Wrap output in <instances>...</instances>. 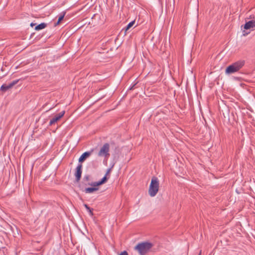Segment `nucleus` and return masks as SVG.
Here are the masks:
<instances>
[{
	"mask_svg": "<svg viewBox=\"0 0 255 255\" xmlns=\"http://www.w3.org/2000/svg\"><path fill=\"white\" fill-rule=\"evenodd\" d=\"M88 211H89V213H90V215H91V216H93V212H92V211L91 209L90 208V210H88Z\"/></svg>",
	"mask_w": 255,
	"mask_h": 255,
	"instance_id": "dca6fc26",
	"label": "nucleus"
},
{
	"mask_svg": "<svg viewBox=\"0 0 255 255\" xmlns=\"http://www.w3.org/2000/svg\"><path fill=\"white\" fill-rule=\"evenodd\" d=\"M244 28L246 30H254L255 29V20H252L247 22L244 26Z\"/></svg>",
	"mask_w": 255,
	"mask_h": 255,
	"instance_id": "0eeeda50",
	"label": "nucleus"
},
{
	"mask_svg": "<svg viewBox=\"0 0 255 255\" xmlns=\"http://www.w3.org/2000/svg\"><path fill=\"white\" fill-rule=\"evenodd\" d=\"M243 32H244L243 35H244V36H245V35H247V34H248V33H245V31H244Z\"/></svg>",
	"mask_w": 255,
	"mask_h": 255,
	"instance_id": "6ab92c4d",
	"label": "nucleus"
},
{
	"mask_svg": "<svg viewBox=\"0 0 255 255\" xmlns=\"http://www.w3.org/2000/svg\"><path fill=\"white\" fill-rule=\"evenodd\" d=\"M201 251L200 252V253H199V255H201Z\"/></svg>",
	"mask_w": 255,
	"mask_h": 255,
	"instance_id": "aec40b11",
	"label": "nucleus"
},
{
	"mask_svg": "<svg viewBox=\"0 0 255 255\" xmlns=\"http://www.w3.org/2000/svg\"><path fill=\"white\" fill-rule=\"evenodd\" d=\"M119 255H128V254L126 251H124L122 252Z\"/></svg>",
	"mask_w": 255,
	"mask_h": 255,
	"instance_id": "2eb2a0df",
	"label": "nucleus"
},
{
	"mask_svg": "<svg viewBox=\"0 0 255 255\" xmlns=\"http://www.w3.org/2000/svg\"><path fill=\"white\" fill-rule=\"evenodd\" d=\"M34 25H35V24H34V23H31L30 24V26H32V27L33 26H34Z\"/></svg>",
	"mask_w": 255,
	"mask_h": 255,
	"instance_id": "a211bd4d",
	"label": "nucleus"
},
{
	"mask_svg": "<svg viewBox=\"0 0 255 255\" xmlns=\"http://www.w3.org/2000/svg\"><path fill=\"white\" fill-rule=\"evenodd\" d=\"M244 61H238L228 66L225 70L226 74H231L239 71L244 65Z\"/></svg>",
	"mask_w": 255,
	"mask_h": 255,
	"instance_id": "f257e3e1",
	"label": "nucleus"
},
{
	"mask_svg": "<svg viewBox=\"0 0 255 255\" xmlns=\"http://www.w3.org/2000/svg\"><path fill=\"white\" fill-rule=\"evenodd\" d=\"M46 23H41L39 24V25H37L35 27V30H41V29L45 28L46 27Z\"/></svg>",
	"mask_w": 255,
	"mask_h": 255,
	"instance_id": "ddd939ff",
	"label": "nucleus"
},
{
	"mask_svg": "<svg viewBox=\"0 0 255 255\" xmlns=\"http://www.w3.org/2000/svg\"><path fill=\"white\" fill-rule=\"evenodd\" d=\"M109 145L108 143L105 144L101 148L98 153L99 156L108 157L109 156Z\"/></svg>",
	"mask_w": 255,
	"mask_h": 255,
	"instance_id": "20e7f679",
	"label": "nucleus"
},
{
	"mask_svg": "<svg viewBox=\"0 0 255 255\" xmlns=\"http://www.w3.org/2000/svg\"><path fill=\"white\" fill-rule=\"evenodd\" d=\"M65 111H62L59 114H57L53 117L50 121L49 125H52L54 124L56 122L59 121L64 115Z\"/></svg>",
	"mask_w": 255,
	"mask_h": 255,
	"instance_id": "6e6552de",
	"label": "nucleus"
},
{
	"mask_svg": "<svg viewBox=\"0 0 255 255\" xmlns=\"http://www.w3.org/2000/svg\"><path fill=\"white\" fill-rule=\"evenodd\" d=\"M152 247L151 243L144 242L138 244L134 247V250L137 251L140 255H144Z\"/></svg>",
	"mask_w": 255,
	"mask_h": 255,
	"instance_id": "7ed1b4c3",
	"label": "nucleus"
},
{
	"mask_svg": "<svg viewBox=\"0 0 255 255\" xmlns=\"http://www.w3.org/2000/svg\"><path fill=\"white\" fill-rule=\"evenodd\" d=\"M93 187H89L85 189V191L86 193H92L95 191H96L98 190V188L97 186H94Z\"/></svg>",
	"mask_w": 255,
	"mask_h": 255,
	"instance_id": "9b49d317",
	"label": "nucleus"
},
{
	"mask_svg": "<svg viewBox=\"0 0 255 255\" xmlns=\"http://www.w3.org/2000/svg\"><path fill=\"white\" fill-rule=\"evenodd\" d=\"M159 181L158 179L153 177L152 178L148 189L149 195L151 197H154L159 190Z\"/></svg>",
	"mask_w": 255,
	"mask_h": 255,
	"instance_id": "f03ea898",
	"label": "nucleus"
},
{
	"mask_svg": "<svg viewBox=\"0 0 255 255\" xmlns=\"http://www.w3.org/2000/svg\"><path fill=\"white\" fill-rule=\"evenodd\" d=\"M17 83V81L15 80L9 84H3L0 87V90L3 92H5L12 88Z\"/></svg>",
	"mask_w": 255,
	"mask_h": 255,
	"instance_id": "423d86ee",
	"label": "nucleus"
},
{
	"mask_svg": "<svg viewBox=\"0 0 255 255\" xmlns=\"http://www.w3.org/2000/svg\"><path fill=\"white\" fill-rule=\"evenodd\" d=\"M84 206L87 210H90V207L87 204H85Z\"/></svg>",
	"mask_w": 255,
	"mask_h": 255,
	"instance_id": "f3484780",
	"label": "nucleus"
},
{
	"mask_svg": "<svg viewBox=\"0 0 255 255\" xmlns=\"http://www.w3.org/2000/svg\"><path fill=\"white\" fill-rule=\"evenodd\" d=\"M92 153V151H87L83 153L79 158V162H83L87 158L89 157Z\"/></svg>",
	"mask_w": 255,
	"mask_h": 255,
	"instance_id": "9d476101",
	"label": "nucleus"
},
{
	"mask_svg": "<svg viewBox=\"0 0 255 255\" xmlns=\"http://www.w3.org/2000/svg\"><path fill=\"white\" fill-rule=\"evenodd\" d=\"M111 171V168L108 169L107 170V171L106 172L105 176L101 179V181H98V182H93L90 185L91 186H98L101 185L103 184L104 183H105V182H106V181L108 178L107 177V176H109Z\"/></svg>",
	"mask_w": 255,
	"mask_h": 255,
	"instance_id": "39448f33",
	"label": "nucleus"
},
{
	"mask_svg": "<svg viewBox=\"0 0 255 255\" xmlns=\"http://www.w3.org/2000/svg\"><path fill=\"white\" fill-rule=\"evenodd\" d=\"M135 21H132L131 22H129L127 27L125 28V31H127L130 27H131L134 24Z\"/></svg>",
	"mask_w": 255,
	"mask_h": 255,
	"instance_id": "4468645a",
	"label": "nucleus"
},
{
	"mask_svg": "<svg viewBox=\"0 0 255 255\" xmlns=\"http://www.w3.org/2000/svg\"><path fill=\"white\" fill-rule=\"evenodd\" d=\"M82 165L80 164L76 168L75 176L77 181H79L81 177Z\"/></svg>",
	"mask_w": 255,
	"mask_h": 255,
	"instance_id": "1a4fd4ad",
	"label": "nucleus"
},
{
	"mask_svg": "<svg viewBox=\"0 0 255 255\" xmlns=\"http://www.w3.org/2000/svg\"><path fill=\"white\" fill-rule=\"evenodd\" d=\"M65 14V12H62L58 15V19L57 22L55 23V26H57L61 22V21L63 19Z\"/></svg>",
	"mask_w": 255,
	"mask_h": 255,
	"instance_id": "f8f14e48",
	"label": "nucleus"
}]
</instances>
